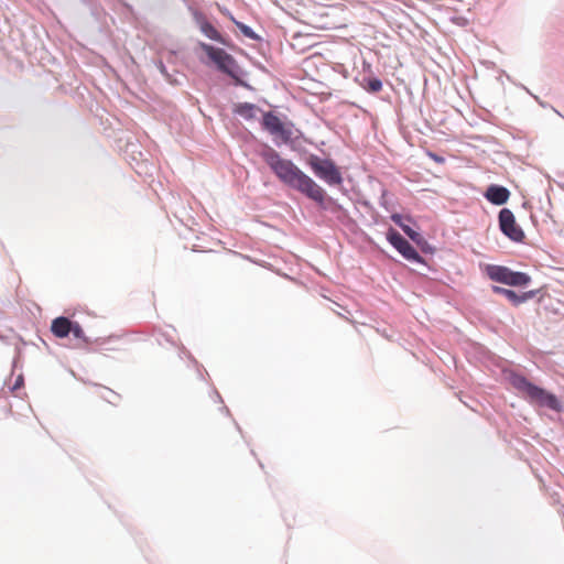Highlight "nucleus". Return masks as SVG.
Wrapping results in <instances>:
<instances>
[{"instance_id": "obj_20", "label": "nucleus", "mask_w": 564, "mask_h": 564, "mask_svg": "<svg viewBox=\"0 0 564 564\" xmlns=\"http://www.w3.org/2000/svg\"><path fill=\"white\" fill-rule=\"evenodd\" d=\"M102 391H104V392H107V393L112 394L116 399H118V398H119V395H118V394H116L112 390H109V389H107V388H102Z\"/></svg>"}, {"instance_id": "obj_4", "label": "nucleus", "mask_w": 564, "mask_h": 564, "mask_svg": "<svg viewBox=\"0 0 564 564\" xmlns=\"http://www.w3.org/2000/svg\"><path fill=\"white\" fill-rule=\"evenodd\" d=\"M308 165L314 174L329 185H340L343 182L341 173L335 163L327 159H322L312 154L308 158Z\"/></svg>"}, {"instance_id": "obj_10", "label": "nucleus", "mask_w": 564, "mask_h": 564, "mask_svg": "<svg viewBox=\"0 0 564 564\" xmlns=\"http://www.w3.org/2000/svg\"><path fill=\"white\" fill-rule=\"evenodd\" d=\"M485 196L490 203L502 205L509 199L510 192L503 186L491 185L487 188Z\"/></svg>"}, {"instance_id": "obj_2", "label": "nucleus", "mask_w": 564, "mask_h": 564, "mask_svg": "<svg viewBox=\"0 0 564 564\" xmlns=\"http://www.w3.org/2000/svg\"><path fill=\"white\" fill-rule=\"evenodd\" d=\"M510 384L531 403L545 406L554 411H561V402L546 390L533 384L525 377L510 372L508 375Z\"/></svg>"}, {"instance_id": "obj_19", "label": "nucleus", "mask_w": 564, "mask_h": 564, "mask_svg": "<svg viewBox=\"0 0 564 564\" xmlns=\"http://www.w3.org/2000/svg\"><path fill=\"white\" fill-rule=\"evenodd\" d=\"M391 219H392V220H393L398 226H400V227L403 225V224H402V216H401V215H399V214H393V215L391 216Z\"/></svg>"}, {"instance_id": "obj_5", "label": "nucleus", "mask_w": 564, "mask_h": 564, "mask_svg": "<svg viewBox=\"0 0 564 564\" xmlns=\"http://www.w3.org/2000/svg\"><path fill=\"white\" fill-rule=\"evenodd\" d=\"M200 47L217 65L218 69L232 77L236 82H239L238 65L230 54L223 48L214 47L206 43H200Z\"/></svg>"}, {"instance_id": "obj_13", "label": "nucleus", "mask_w": 564, "mask_h": 564, "mask_svg": "<svg viewBox=\"0 0 564 564\" xmlns=\"http://www.w3.org/2000/svg\"><path fill=\"white\" fill-rule=\"evenodd\" d=\"M234 112L246 120H253L258 118L259 113L261 112V109L253 104L241 102L235 106Z\"/></svg>"}, {"instance_id": "obj_18", "label": "nucleus", "mask_w": 564, "mask_h": 564, "mask_svg": "<svg viewBox=\"0 0 564 564\" xmlns=\"http://www.w3.org/2000/svg\"><path fill=\"white\" fill-rule=\"evenodd\" d=\"M402 230L411 238V239H414L415 236L417 235L415 231H413L409 226H405V225H402L401 226Z\"/></svg>"}, {"instance_id": "obj_8", "label": "nucleus", "mask_w": 564, "mask_h": 564, "mask_svg": "<svg viewBox=\"0 0 564 564\" xmlns=\"http://www.w3.org/2000/svg\"><path fill=\"white\" fill-rule=\"evenodd\" d=\"M499 226L501 231L511 240L520 242L524 238V232L517 224L513 213L503 208L499 213Z\"/></svg>"}, {"instance_id": "obj_14", "label": "nucleus", "mask_w": 564, "mask_h": 564, "mask_svg": "<svg viewBox=\"0 0 564 564\" xmlns=\"http://www.w3.org/2000/svg\"><path fill=\"white\" fill-rule=\"evenodd\" d=\"M200 31L210 40H214V41H217V42H220V43H224V39L221 36V34L216 30V28H214V25L212 23H209L208 21L204 20L202 23H200Z\"/></svg>"}, {"instance_id": "obj_11", "label": "nucleus", "mask_w": 564, "mask_h": 564, "mask_svg": "<svg viewBox=\"0 0 564 564\" xmlns=\"http://www.w3.org/2000/svg\"><path fill=\"white\" fill-rule=\"evenodd\" d=\"M51 332L57 338H64L72 332V321L67 317L59 316L52 321Z\"/></svg>"}, {"instance_id": "obj_3", "label": "nucleus", "mask_w": 564, "mask_h": 564, "mask_svg": "<svg viewBox=\"0 0 564 564\" xmlns=\"http://www.w3.org/2000/svg\"><path fill=\"white\" fill-rule=\"evenodd\" d=\"M336 7H328L318 3H311L305 7L303 22L316 30H333L339 26V21L334 19L333 12Z\"/></svg>"}, {"instance_id": "obj_16", "label": "nucleus", "mask_w": 564, "mask_h": 564, "mask_svg": "<svg viewBox=\"0 0 564 564\" xmlns=\"http://www.w3.org/2000/svg\"><path fill=\"white\" fill-rule=\"evenodd\" d=\"M70 334H73V336L75 338H78V339H82L84 341H87V338L85 336V332L83 329V327L78 324V323H74L72 322V332Z\"/></svg>"}, {"instance_id": "obj_7", "label": "nucleus", "mask_w": 564, "mask_h": 564, "mask_svg": "<svg viewBox=\"0 0 564 564\" xmlns=\"http://www.w3.org/2000/svg\"><path fill=\"white\" fill-rule=\"evenodd\" d=\"M262 127L271 135L280 139L283 142H289L292 139V123L282 121L276 115L271 111L263 113Z\"/></svg>"}, {"instance_id": "obj_12", "label": "nucleus", "mask_w": 564, "mask_h": 564, "mask_svg": "<svg viewBox=\"0 0 564 564\" xmlns=\"http://www.w3.org/2000/svg\"><path fill=\"white\" fill-rule=\"evenodd\" d=\"M492 291L497 294L505 295L514 305L525 302L527 300L532 299L535 295L534 291H529V292L523 293L522 295H518L514 291L509 290V289H503L500 286H494Z\"/></svg>"}, {"instance_id": "obj_1", "label": "nucleus", "mask_w": 564, "mask_h": 564, "mask_svg": "<svg viewBox=\"0 0 564 564\" xmlns=\"http://www.w3.org/2000/svg\"><path fill=\"white\" fill-rule=\"evenodd\" d=\"M261 155L282 183L301 192L316 203L322 204L324 202L325 191L314 180L302 172L292 161L283 159L271 148L263 151Z\"/></svg>"}, {"instance_id": "obj_6", "label": "nucleus", "mask_w": 564, "mask_h": 564, "mask_svg": "<svg viewBox=\"0 0 564 564\" xmlns=\"http://www.w3.org/2000/svg\"><path fill=\"white\" fill-rule=\"evenodd\" d=\"M488 275L492 281L507 284L510 286H525L531 281L530 275H528L527 273L516 272L502 265L489 267Z\"/></svg>"}, {"instance_id": "obj_9", "label": "nucleus", "mask_w": 564, "mask_h": 564, "mask_svg": "<svg viewBox=\"0 0 564 564\" xmlns=\"http://www.w3.org/2000/svg\"><path fill=\"white\" fill-rule=\"evenodd\" d=\"M389 242L406 259L414 262H421L422 258L413 246L402 237L397 230L390 229L387 234Z\"/></svg>"}, {"instance_id": "obj_17", "label": "nucleus", "mask_w": 564, "mask_h": 564, "mask_svg": "<svg viewBox=\"0 0 564 564\" xmlns=\"http://www.w3.org/2000/svg\"><path fill=\"white\" fill-rule=\"evenodd\" d=\"M236 24H237V26L239 28V30H240V31H241L246 36H248V37H250V39H254V37H256V35H254L253 31H252L248 25H246V24H243V23H240V22H237Z\"/></svg>"}, {"instance_id": "obj_15", "label": "nucleus", "mask_w": 564, "mask_h": 564, "mask_svg": "<svg viewBox=\"0 0 564 564\" xmlns=\"http://www.w3.org/2000/svg\"><path fill=\"white\" fill-rule=\"evenodd\" d=\"M366 88L370 93H379L382 89V82L378 78H371L367 82Z\"/></svg>"}]
</instances>
